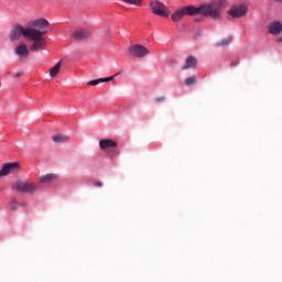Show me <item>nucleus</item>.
Wrapping results in <instances>:
<instances>
[{"mask_svg": "<svg viewBox=\"0 0 282 282\" xmlns=\"http://www.w3.org/2000/svg\"><path fill=\"white\" fill-rule=\"evenodd\" d=\"M230 43H232L231 35L217 42L216 47H227V45H230Z\"/></svg>", "mask_w": 282, "mask_h": 282, "instance_id": "nucleus-15", "label": "nucleus"}, {"mask_svg": "<svg viewBox=\"0 0 282 282\" xmlns=\"http://www.w3.org/2000/svg\"><path fill=\"white\" fill-rule=\"evenodd\" d=\"M56 180L57 176L55 174H46L40 177V182L42 184H52V182H56Z\"/></svg>", "mask_w": 282, "mask_h": 282, "instance_id": "nucleus-14", "label": "nucleus"}, {"mask_svg": "<svg viewBox=\"0 0 282 282\" xmlns=\"http://www.w3.org/2000/svg\"><path fill=\"white\" fill-rule=\"evenodd\" d=\"M67 140H69V137L65 134H58L53 137V142H55V144H62L63 142H67Z\"/></svg>", "mask_w": 282, "mask_h": 282, "instance_id": "nucleus-16", "label": "nucleus"}, {"mask_svg": "<svg viewBox=\"0 0 282 282\" xmlns=\"http://www.w3.org/2000/svg\"><path fill=\"white\" fill-rule=\"evenodd\" d=\"M48 25L50 21L45 18L29 21L26 28L17 23L10 31L9 40L11 43H14L24 36V39L32 42L30 46L31 52H41V50H45V47H47L45 34H47Z\"/></svg>", "mask_w": 282, "mask_h": 282, "instance_id": "nucleus-1", "label": "nucleus"}, {"mask_svg": "<svg viewBox=\"0 0 282 282\" xmlns=\"http://www.w3.org/2000/svg\"><path fill=\"white\" fill-rule=\"evenodd\" d=\"M91 36V33L85 29H79L73 33V39L75 41H85Z\"/></svg>", "mask_w": 282, "mask_h": 282, "instance_id": "nucleus-9", "label": "nucleus"}, {"mask_svg": "<svg viewBox=\"0 0 282 282\" xmlns=\"http://www.w3.org/2000/svg\"><path fill=\"white\" fill-rule=\"evenodd\" d=\"M12 189L19 193H34L36 191V185L26 181H15L12 184Z\"/></svg>", "mask_w": 282, "mask_h": 282, "instance_id": "nucleus-3", "label": "nucleus"}, {"mask_svg": "<svg viewBox=\"0 0 282 282\" xmlns=\"http://www.w3.org/2000/svg\"><path fill=\"white\" fill-rule=\"evenodd\" d=\"M221 6H224V1L213 2L207 4H202L197 7H184L183 9L176 10L171 19L174 23L177 21H182L186 14L188 17H195L200 14V17H210V19H221Z\"/></svg>", "mask_w": 282, "mask_h": 282, "instance_id": "nucleus-2", "label": "nucleus"}, {"mask_svg": "<svg viewBox=\"0 0 282 282\" xmlns=\"http://www.w3.org/2000/svg\"><path fill=\"white\" fill-rule=\"evenodd\" d=\"M197 78L195 76L187 77L185 79L186 87H193V84L196 83Z\"/></svg>", "mask_w": 282, "mask_h": 282, "instance_id": "nucleus-18", "label": "nucleus"}, {"mask_svg": "<svg viewBox=\"0 0 282 282\" xmlns=\"http://www.w3.org/2000/svg\"><path fill=\"white\" fill-rule=\"evenodd\" d=\"M128 52L130 56H134V58H144V56H149L150 51L142 44H134L128 47Z\"/></svg>", "mask_w": 282, "mask_h": 282, "instance_id": "nucleus-5", "label": "nucleus"}, {"mask_svg": "<svg viewBox=\"0 0 282 282\" xmlns=\"http://www.w3.org/2000/svg\"><path fill=\"white\" fill-rule=\"evenodd\" d=\"M15 56H19L20 62L24 63L25 59L30 56V48H28V44L20 43L14 50Z\"/></svg>", "mask_w": 282, "mask_h": 282, "instance_id": "nucleus-7", "label": "nucleus"}, {"mask_svg": "<svg viewBox=\"0 0 282 282\" xmlns=\"http://www.w3.org/2000/svg\"><path fill=\"white\" fill-rule=\"evenodd\" d=\"M20 165L18 162H13V163H6L4 165H2L1 170H0V177H6V175H10V173H12V171H17V169H19Z\"/></svg>", "mask_w": 282, "mask_h": 282, "instance_id": "nucleus-8", "label": "nucleus"}, {"mask_svg": "<svg viewBox=\"0 0 282 282\" xmlns=\"http://www.w3.org/2000/svg\"><path fill=\"white\" fill-rule=\"evenodd\" d=\"M116 147H118V143L111 139H102L99 141V149H101V151L116 149Z\"/></svg>", "mask_w": 282, "mask_h": 282, "instance_id": "nucleus-10", "label": "nucleus"}, {"mask_svg": "<svg viewBox=\"0 0 282 282\" xmlns=\"http://www.w3.org/2000/svg\"><path fill=\"white\" fill-rule=\"evenodd\" d=\"M124 3H129L130 6H140L142 3V0H122Z\"/></svg>", "mask_w": 282, "mask_h": 282, "instance_id": "nucleus-20", "label": "nucleus"}, {"mask_svg": "<svg viewBox=\"0 0 282 282\" xmlns=\"http://www.w3.org/2000/svg\"><path fill=\"white\" fill-rule=\"evenodd\" d=\"M150 8L152 10V14H155L156 17H162L163 19L169 17V8L158 0L151 1Z\"/></svg>", "mask_w": 282, "mask_h": 282, "instance_id": "nucleus-4", "label": "nucleus"}, {"mask_svg": "<svg viewBox=\"0 0 282 282\" xmlns=\"http://www.w3.org/2000/svg\"><path fill=\"white\" fill-rule=\"evenodd\" d=\"M227 13L234 19H241L248 14V7L246 4L232 6Z\"/></svg>", "mask_w": 282, "mask_h": 282, "instance_id": "nucleus-6", "label": "nucleus"}, {"mask_svg": "<svg viewBox=\"0 0 282 282\" xmlns=\"http://www.w3.org/2000/svg\"><path fill=\"white\" fill-rule=\"evenodd\" d=\"M194 67H197V58H195L194 56H188L182 69H191Z\"/></svg>", "mask_w": 282, "mask_h": 282, "instance_id": "nucleus-12", "label": "nucleus"}, {"mask_svg": "<svg viewBox=\"0 0 282 282\" xmlns=\"http://www.w3.org/2000/svg\"><path fill=\"white\" fill-rule=\"evenodd\" d=\"M94 186H96L97 188H102V182L97 181L94 183Z\"/></svg>", "mask_w": 282, "mask_h": 282, "instance_id": "nucleus-22", "label": "nucleus"}, {"mask_svg": "<svg viewBox=\"0 0 282 282\" xmlns=\"http://www.w3.org/2000/svg\"><path fill=\"white\" fill-rule=\"evenodd\" d=\"M162 101H164V97H158L156 98V102H162Z\"/></svg>", "mask_w": 282, "mask_h": 282, "instance_id": "nucleus-24", "label": "nucleus"}, {"mask_svg": "<svg viewBox=\"0 0 282 282\" xmlns=\"http://www.w3.org/2000/svg\"><path fill=\"white\" fill-rule=\"evenodd\" d=\"M58 72H61V62H58L55 66H53L50 69V76L51 78H54L57 76Z\"/></svg>", "mask_w": 282, "mask_h": 282, "instance_id": "nucleus-17", "label": "nucleus"}, {"mask_svg": "<svg viewBox=\"0 0 282 282\" xmlns=\"http://www.w3.org/2000/svg\"><path fill=\"white\" fill-rule=\"evenodd\" d=\"M18 206H19V203L14 198L9 203L10 210H17Z\"/></svg>", "mask_w": 282, "mask_h": 282, "instance_id": "nucleus-19", "label": "nucleus"}, {"mask_svg": "<svg viewBox=\"0 0 282 282\" xmlns=\"http://www.w3.org/2000/svg\"><path fill=\"white\" fill-rule=\"evenodd\" d=\"M23 72H18V73H15L13 76H14V78H21V76H23Z\"/></svg>", "mask_w": 282, "mask_h": 282, "instance_id": "nucleus-23", "label": "nucleus"}, {"mask_svg": "<svg viewBox=\"0 0 282 282\" xmlns=\"http://www.w3.org/2000/svg\"><path fill=\"white\" fill-rule=\"evenodd\" d=\"M275 1H278V2L282 3V0H275Z\"/></svg>", "mask_w": 282, "mask_h": 282, "instance_id": "nucleus-25", "label": "nucleus"}, {"mask_svg": "<svg viewBox=\"0 0 282 282\" xmlns=\"http://www.w3.org/2000/svg\"><path fill=\"white\" fill-rule=\"evenodd\" d=\"M268 30H269V34H274V35L281 34L282 24L279 21H273L269 24Z\"/></svg>", "mask_w": 282, "mask_h": 282, "instance_id": "nucleus-11", "label": "nucleus"}, {"mask_svg": "<svg viewBox=\"0 0 282 282\" xmlns=\"http://www.w3.org/2000/svg\"><path fill=\"white\" fill-rule=\"evenodd\" d=\"M113 78H116V76L93 79V80L88 82V85L96 87V85H100V83H111V80H113Z\"/></svg>", "mask_w": 282, "mask_h": 282, "instance_id": "nucleus-13", "label": "nucleus"}, {"mask_svg": "<svg viewBox=\"0 0 282 282\" xmlns=\"http://www.w3.org/2000/svg\"><path fill=\"white\" fill-rule=\"evenodd\" d=\"M115 155H118V151L116 150L108 151V158H113Z\"/></svg>", "mask_w": 282, "mask_h": 282, "instance_id": "nucleus-21", "label": "nucleus"}, {"mask_svg": "<svg viewBox=\"0 0 282 282\" xmlns=\"http://www.w3.org/2000/svg\"><path fill=\"white\" fill-rule=\"evenodd\" d=\"M0 88H1V83H0Z\"/></svg>", "mask_w": 282, "mask_h": 282, "instance_id": "nucleus-26", "label": "nucleus"}]
</instances>
